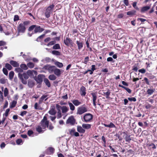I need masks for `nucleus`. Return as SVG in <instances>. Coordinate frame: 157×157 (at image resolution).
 Returning a JSON list of instances; mask_svg holds the SVG:
<instances>
[{
    "label": "nucleus",
    "mask_w": 157,
    "mask_h": 157,
    "mask_svg": "<svg viewBox=\"0 0 157 157\" xmlns=\"http://www.w3.org/2000/svg\"><path fill=\"white\" fill-rule=\"evenodd\" d=\"M27 21H25L22 23L20 24L18 26V35H20V33H24L25 30V25L28 23Z\"/></svg>",
    "instance_id": "1"
},
{
    "label": "nucleus",
    "mask_w": 157,
    "mask_h": 157,
    "mask_svg": "<svg viewBox=\"0 0 157 157\" xmlns=\"http://www.w3.org/2000/svg\"><path fill=\"white\" fill-rule=\"evenodd\" d=\"M48 117V114H46L44 117L43 120L41 122L40 125L43 129H45L47 127L48 128L49 121L47 120V117Z\"/></svg>",
    "instance_id": "2"
},
{
    "label": "nucleus",
    "mask_w": 157,
    "mask_h": 157,
    "mask_svg": "<svg viewBox=\"0 0 157 157\" xmlns=\"http://www.w3.org/2000/svg\"><path fill=\"white\" fill-rule=\"evenodd\" d=\"M54 7V5L53 4L49 6L46 9L45 12V15L47 18H48L50 16L51 13L52 11V9Z\"/></svg>",
    "instance_id": "3"
},
{
    "label": "nucleus",
    "mask_w": 157,
    "mask_h": 157,
    "mask_svg": "<svg viewBox=\"0 0 157 157\" xmlns=\"http://www.w3.org/2000/svg\"><path fill=\"white\" fill-rule=\"evenodd\" d=\"M93 118V115L89 113L85 114L83 117V119L84 122H90Z\"/></svg>",
    "instance_id": "4"
},
{
    "label": "nucleus",
    "mask_w": 157,
    "mask_h": 157,
    "mask_svg": "<svg viewBox=\"0 0 157 157\" xmlns=\"http://www.w3.org/2000/svg\"><path fill=\"white\" fill-rule=\"evenodd\" d=\"M87 111V109L84 107H79L78 109L77 114L81 115Z\"/></svg>",
    "instance_id": "5"
},
{
    "label": "nucleus",
    "mask_w": 157,
    "mask_h": 157,
    "mask_svg": "<svg viewBox=\"0 0 157 157\" xmlns=\"http://www.w3.org/2000/svg\"><path fill=\"white\" fill-rule=\"evenodd\" d=\"M75 120L74 119V117L72 116H71L67 120L66 123L70 124L71 125H73L75 123Z\"/></svg>",
    "instance_id": "6"
},
{
    "label": "nucleus",
    "mask_w": 157,
    "mask_h": 157,
    "mask_svg": "<svg viewBox=\"0 0 157 157\" xmlns=\"http://www.w3.org/2000/svg\"><path fill=\"white\" fill-rule=\"evenodd\" d=\"M64 43L65 45L67 46H69V45L72 44V41L69 37H66L64 40Z\"/></svg>",
    "instance_id": "7"
},
{
    "label": "nucleus",
    "mask_w": 157,
    "mask_h": 157,
    "mask_svg": "<svg viewBox=\"0 0 157 157\" xmlns=\"http://www.w3.org/2000/svg\"><path fill=\"white\" fill-rule=\"evenodd\" d=\"M91 94L93 97V105L95 107H96V101L97 98V93H96L93 92L91 93Z\"/></svg>",
    "instance_id": "8"
},
{
    "label": "nucleus",
    "mask_w": 157,
    "mask_h": 157,
    "mask_svg": "<svg viewBox=\"0 0 157 157\" xmlns=\"http://www.w3.org/2000/svg\"><path fill=\"white\" fill-rule=\"evenodd\" d=\"M86 88L82 86L81 87L80 92V94L82 96H84L86 94Z\"/></svg>",
    "instance_id": "9"
},
{
    "label": "nucleus",
    "mask_w": 157,
    "mask_h": 157,
    "mask_svg": "<svg viewBox=\"0 0 157 157\" xmlns=\"http://www.w3.org/2000/svg\"><path fill=\"white\" fill-rule=\"evenodd\" d=\"M44 30V29L41 28L40 26H37L35 28L34 31L35 33L39 32L41 33Z\"/></svg>",
    "instance_id": "10"
},
{
    "label": "nucleus",
    "mask_w": 157,
    "mask_h": 157,
    "mask_svg": "<svg viewBox=\"0 0 157 157\" xmlns=\"http://www.w3.org/2000/svg\"><path fill=\"white\" fill-rule=\"evenodd\" d=\"M155 91V89L150 88L148 89L147 91V93L149 96L151 95Z\"/></svg>",
    "instance_id": "11"
},
{
    "label": "nucleus",
    "mask_w": 157,
    "mask_h": 157,
    "mask_svg": "<svg viewBox=\"0 0 157 157\" xmlns=\"http://www.w3.org/2000/svg\"><path fill=\"white\" fill-rule=\"evenodd\" d=\"M26 73L28 76H31L33 75V73L36 75L37 72L36 71L34 70H29L27 71Z\"/></svg>",
    "instance_id": "12"
},
{
    "label": "nucleus",
    "mask_w": 157,
    "mask_h": 157,
    "mask_svg": "<svg viewBox=\"0 0 157 157\" xmlns=\"http://www.w3.org/2000/svg\"><path fill=\"white\" fill-rule=\"evenodd\" d=\"M77 131L79 132L83 133L85 132V130L82 127L80 126H78L77 127Z\"/></svg>",
    "instance_id": "13"
},
{
    "label": "nucleus",
    "mask_w": 157,
    "mask_h": 157,
    "mask_svg": "<svg viewBox=\"0 0 157 157\" xmlns=\"http://www.w3.org/2000/svg\"><path fill=\"white\" fill-rule=\"evenodd\" d=\"M37 83H40L43 81L42 76L41 75H39L36 79Z\"/></svg>",
    "instance_id": "14"
},
{
    "label": "nucleus",
    "mask_w": 157,
    "mask_h": 157,
    "mask_svg": "<svg viewBox=\"0 0 157 157\" xmlns=\"http://www.w3.org/2000/svg\"><path fill=\"white\" fill-rule=\"evenodd\" d=\"M10 64L14 67H18L19 66V64L17 62L11 60L10 62Z\"/></svg>",
    "instance_id": "15"
},
{
    "label": "nucleus",
    "mask_w": 157,
    "mask_h": 157,
    "mask_svg": "<svg viewBox=\"0 0 157 157\" xmlns=\"http://www.w3.org/2000/svg\"><path fill=\"white\" fill-rule=\"evenodd\" d=\"M36 130L39 133H43L44 131L43 129H43L42 127L40 125L36 128Z\"/></svg>",
    "instance_id": "16"
},
{
    "label": "nucleus",
    "mask_w": 157,
    "mask_h": 157,
    "mask_svg": "<svg viewBox=\"0 0 157 157\" xmlns=\"http://www.w3.org/2000/svg\"><path fill=\"white\" fill-rule=\"evenodd\" d=\"M18 76L19 78L21 80V82L23 84H27V81L24 79L22 77V74L21 73H18Z\"/></svg>",
    "instance_id": "17"
},
{
    "label": "nucleus",
    "mask_w": 157,
    "mask_h": 157,
    "mask_svg": "<svg viewBox=\"0 0 157 157\" xmlns=\"http://www.w3.org/2000/svg\"><path fill=\"white\" fill-rule=\"evenodd\" d=\"M72 102L76 106H78L82 104L81 102L78 100H74L72 101Z\"/></svg>",
    "instance_id": "18"
},
{
    "label": "nucleus",
    "mask_w": 157,
    "mask_h": 157,
    "mask_svg": "<svg viewBox=\"0 0 157 157\" xmlns=\"http://www.w3.org/2000/svg\"><path fill=\"white\" fill-rule=\"evenodd\" d=\"M62 112L63 113H65L69 110V108L66 106H63L61 107Z\"/></svg>",
    "instance_id": "19"
},
{
    "label": "nucleus",
    "mask_w": 157,
    "mask_h": 157,
    "mask_svg": "<svg viewBox=\"0 0 157 157\" xmlns=\"http://www.w3.org/2000/svg\"><path fill=\"white\" fill-rule=\"evenodd\" d=\"M76 43L78 46V49H81L83 47V44L82 42L78 40L76 41Z\"/></svg>",
    "instance_id": "20"
},
{
    "label": "nucleus",
    "mask_w": 157,
    "mask_h": 157,
    "mask_svg": "<svg viewBox=\"0 0 157 157\" xmlns=\"http://www.w3.org/2000/svg\"><path fill=\"white\" fill-rule=\"evenodd\" d=\"M56 111L54 108H52L48 111V113L52 115H55L56 113Z\"/></svg>",
    "instance_id": "21"
},
{
    "label": "nucleus",
    "mask_w": 157,
    "mask_h": 157,
    "mask_svg": "<svg viewBox=\"0 0 157 157\" xmlns=\"http://www.w3.org/2000/svg\"><path fill=\"white\" fill-rule=\"evenodd\" d=\"M82 126V128L85 129H90L91 127V125L89 124H83Z\"/></svg>",
    "instance_id": "22"
},
{
    "label": "nucleus",
    "mask_w": 157,
    "mask_h": 157,
    "mask_svg": "<svg viewBox=\"0 0 157 157\" xmlns=\"http://www.w3.org/2000/svg\"><path fill=\"white\" fill-rule=\"evenodd\" d=\"M54 74L56 75L59 76L61 74V71L59 69L56 68L55 67L54 72Z\"/></svg>",
    "instance_id": "23"
},
{
    "label": "nucleus",
    "mask_w": 157,
    "mask_h": 157,
    "mask_svg": "<svg viewBox=\"0 0 157 157\" xmlns=\"http://www.w3.org/2000/svg\"><path fill=\"white\" fill-rule=\"evenodd\" d=\"M150 6H146L143 7L141 9V11L142 12H144L147 11L150 8Z\"/></svg>",
    "instance_id": "24"
},
{
    "label": "nucleus",
    "mask_w": 157,
    "mask_h": 157,
    "mask_svg": "<svg viewBox=\"0 0 157 157\" xmlns=\"http://www.w3.org/2000/svg\"><path fill=\"white\" fill-rule=\"evenodd\" d=\"M56 67L54 66H50L48 67V70L50 73H52L53 72H54V70Z\"/></svg>",
    "instance_id": "25"
},
{
    "label": "nucleus",
    "mask_w": 157,
    "mask_h": 157,
    "mask_svg": "<svg viewBox=\"0 0 157 157\" xmlns=\"http://www.w3.org/2000/svg\"><path fill=\"white\" fill-rule=\"evenodd\" d=\"M136 11L135 10H132L127 12V14L128 15L132 16L133 15L136 13Z\"/></svg>",
    "instance_id": "26"
},
{
    "label": "nucleus",
    "mask_w": 157,
    "mask_h": 157,
    "mask_svg": "<svg viewBox=\"0 0 157 157\" xmlns=\"http://www.w3.org/2000/svg\"><path fill=\"white\" fill-rule=\"evenodd\" d=\"M44 82L48 87H50L51 86L50 83L48 79H44Z\"/></svg>",
    "instance_id": "27"
},
{
    "label": "nucleus",
    "mask_w": 157,
    "mask_h": 157,
    "mask_svg": "<svg viewBox=\"0 0 157 157\" xmlns=\"http://www.w3.org/2000/svg\"><path fill=\"white\" fill-rule=\"evenodd\" d=\"M27 66L30 68H32L34 67V65L33 63L29 62L27 64Z\"/></svg>",
    "instance_id": "28"
},
{
    "label": "nucleus",
    "mask_w": 157,
    "mask_h": 157,
    "mask_svg": "<svg viewBox=\"0 0 157 157\" xmlns=\"http://www.w3.org/2000/svg\"><path fill=\"white\" fill-rule=\"evenodd\" d=\"M48 78L50 80H54L56 79V77L54 75H52L49 76Z\"/></svg>",
    "instance_id": "29"
},
{
    "label": "nucleus",
    "mask_w": 157,
    "mask_h": 157,
    "mask_svg": "<svg viewBox=\"0 0 157 157\" xmlns=\"http://www.w3.org/2000/svg\"><path fill=\"white\" fill-rule=\"evenodd\" d=\"M14 75V73L13 71H11L9 74V78L10 80H12L13 77Z\"/></svg>",
    "instance_id": "30"
},
{
    "label": "nucleus",
    "mask_w": 157,
    "mask_h": 157,
    "mask_svg": "<svg viewBox=\"0 0 157 157\" xmlns=\"http://www.w3.org/2000/svg\"><path fill=\"white\" fill-rule=\"evenodd\" d=\"M68 104L70 107V109L71 110L73 111L75 109V107L74 105L71 102H69Z\"/></svg>",
    "instance_id": "31"
},
{
    "label": "nucleus",
    "mask_w": 157,
    "mask_h": 157,
    "mask_svg": "<svg viewBox=\"0 0 157 157\" xmlns=\"http://www.w3.org/2000/svg\"><path fill=\"white\" fill-rule=\"evenodd\" d=\"M15 71L19 73L22 72L23 71V70L21 68L18 67L16 68L15 69Z\"/></svg>",
    "instance_id": "32"
},
{
    "label": "nucleus",
    "mask_w": 157,
    "mask_h": 157,
    "mask_svg": "<svg viewBox=\"0 0 157 157\" xmlns=\"http://www.w3.org/2000/svg\"><path fill=\"white\" fill-rule=\"evenodd\" d=\"M20 67L22 69L25 70H26L28 69L27 66L25 64H21L20 65Z\"/></svg>",
    "instance_id": "33"
},
{
    "label": "nucleus",
    "mask_w": 157,
    "mask_h": 157,
    "mask_svg": "<svg viewBox=\"0 0 157 157\" xmlns=\"http://www.w3.org/2000/svg\"><path fill=\"white\" fill-rule=\"evenodd\" d=\"M104 95L105 96L106 98H109V95L110 94V93L109 90H108L107 92H106L103 93Z\"/></svg>",
    "instance_id": "34"
},
{
    "label": "nucleus",
    "mask_w": 157,
    "mask_h": 157,
    "mask_svg": "<svg viewBox=\"0 0 157 157\" xmlns=\"http://www.w3.org/2000/svg\"><path fill=\"white\" fill-rule=\"evenodd\" d=\"M55 64L59 68H61L63 67V64L62 63L59 62H57L55 63Z\"/></svg>",
    "instance_id": "35"
},
{
    "label": "nucleus",
    "mask_w": 157,
    "mask_h": 157,
    "mask_svg": "<svg viewBox=\"0 0 157 157\" xmlns=\"http://www.w3.org/2000/svg\"><path fill=\"white\" fill-rule=\"evenodd\" d=\"M5 67L9 70H10L12 68V67L11 66L9 63H6V64Z\"/></svg>",
    "instance_id": "36"
},
{
    "label": "nucleus",
    "mask_w": 157,
    "mask_h": 157,
    "mask_svg": "<svg viewBox=\"0 0 157 157\" xmlns=\"http://www.w3.org/2000/svg\"><path fill=\"white\" fill-rule=\"evenodd\" d=\"M125 139L126 142H129L131 140V139L130 137V136L126 135V136L125 137Z\"/></svg>",
    "instance_id": "37"
},
{
    "label": "nucleus",
    "mask_w": 157,
    "mask_h": 157,
    "mask_svg": "<svg viewBox=\"0 0 157 157\" xmlns=\"http://www.w3.org/2000/svg\"><path fill=\"white\" fill-rule=\"evenodd\" d=\"M53 48L54 49H60V47L59 45L58 44H57L53 46Z\"/></svg>",
    "instance_id": "38"
},
{
    "label": "nucleus",
    "mask_w": 157,
    "mask_h": 157,
    "mask_svg": "<svg viewBox=\"0 0 157 157\" xmlns=\"http://www.w3.org/2000/svg\"><path fill=\"white\" fill-rule=\"evenodd\" d=\"M52 53L54 55H56V56H59L60 55V52H59L57 51H56V50L53 51L52 52Z\"/></svg>",
    "instance_id": "39"
},
{
    "label": "nucleus",
    "mask_w": 157,
    "mask_h": 157,
    "mask_svg": "<svg viewBox=\"0 0 157 157\" xmlns=\"http://www.w3.org/2000/svg\"><path fill=\"white\" fill-rule=\"evenodd\" d=\"M9 92L7 88H5L4 90V94L5 97H6L8 95Z\"/></svg>",
    "instance_id": "40"
},
{
    "label": "nucleus",
    "mask_w": 157,
    "mask_h": 157,
    "mask_svg": "<svg viewBox=\"0 0 157 157\" xmlns=\"http://www.w3.org/2000/svg\"><path fill=\"white\" fill-rule=\"evenodd\" d=\"M47 97V95H44L42 96L41 98H40V100H39V103L40 104L41 103V102Z\"/></svg>",
    "instance_id": "41"
},
{
    "label": "nucleus",
    "mask_w": 157,
    "mask_h": 157,
    "mask_svg": "<svg viewBox=\"0 0 157 157\" xmlns=\"http://www.w3.org/2000/svg\"><path fill=\"white\" fill-rule=\"evenodd\" d=\"M23 58L25 59V60L26 61H29L31 60L32 59L30 57H28L27 55H23Z\"/></svg>",
    "instance_id": "42"
},
{
    "label": "nucleus",
    "mask_w": 157,
    "mask_h": 157,
    "mask_svg": "<svg viewBox=\"0 0 157 157\" xmlns=\"http://www.w3.org/2000/svg\"><path fill=\"white\" fill-rule=\"evenodd\" d=\"M17 144L18 145H21L22 144V140L21 139H18L16 141Z\"/></svg>",
    "instance_id": "43"
},
{
    "label": "nucleus",
    "mask_w": 157,
    "mask_h": 157,
    "mask_svg": "<svg viewBox=\"0 0 157 157\" xmlns=\"http://www.w3.org/2000/svg\"><path fill=\"white\" fill-rule=\"evenodd\" d=\"M22 77L25 79H27L29 78V76L27 73H24L23 74H22Z\"/></svg>",
    "instance_id": "44"
},
{
    "label": "nucleus",
    "mask_w": 157,
    "mask_h": 157,
    "mask_svg": "<svg viewBox=\"0 0 157 157\" xmlns=\"http://www.w3.org/2000/svg\"><path fill=\"white\" fill-rule=\"evenodd\" d=\"M75 129L74 128H72L71 129L69 130V131L70 133V134L71 135L74 134V133L75 132Z\"/></svg>",
    "instance_id": "45"
},
{
    "label": "nucleus",
    "mask_w": 157,
    "mask_h": 157,
    "mask_svg": "<svg viewBox=\"0 0 157 157\" xmlns=\"http://www.w3.org/2000/svg\"><path fill=\"white\" fill-rule=\"evenodd\" d=\"M34 108L36 109H40V107L38 105L37 103H36L34 105Z\"/></svg>",
    "instance_id": "46"
},
{
    "label": "nucleus",
    "mask_w": 157,
    "mask_h": 157,
    "mask_svg": "<svg viewBox=\"0 0 157 157\" xmlns=\"http://www.w3.org/2000/svg\"><path fill=\"white\" fill-rule=\"evenodd\" d=\"M6 79L2 78L0 79V82L2 84H5L6 82Z\"/></svg>",
    "instance_id": "47"
},
{
    "label": "nucleus",
    "mask_w": 157,
    "mask_h": 157,
    "mask_svg": "<svg viewBox=\"0 0 157 157\" xmlns=\"http://www.w3.org/2000/svg\"><path fill=\"white\" fill-rule=\"evenodd\" d=\"M33 132L31 130H28L27 132L28 135L30 136H32V135H33Z\"/></svg>",
    "instance_id": "48"
},
{
    "label": "nucleus",
    "mask_w": 157,
    "mask_h": 157,
    "mask_svg": "<svg viewBox=\"0 0 157 157\" xmlns=\"http://www.w3.org/2000/svg\"><path fill=\"white\" fill-rule=\"evenodd\" d=\"M108 127L110 128H113L115 127V126L113 123L111 122L108 125Z\"/></svg>",
    "instance_id": "49"
},
{
    "label": "nucleus",
    "mask_w": 157,
    "mask_h": 157,
    "mask_svg": "<svg viewBox=\"0 0 157 157\" xmlns=\"http://www.w3.org/2000/svg\"><path fill=\"white\" fill-rule=\"evenodd\" d=\"M2 71L5 75H7L8 74V72L6 69L5 68H3V69Z\"/></svg>",
    "instance_id": "50"
},
{
    "label": "nucleus",
    "mask_w": 157,
    "mask_h": 157,
    "mask_svg": "<svg viewBox=\"0 0 157 157\" xmlns=\"http://www.w3.org/2000/svg\"><path fill=\"white\" fill-rule=\"evenodd\" d=\"M10 110V109H7L6 110L5 113L3 114V115L5 116L6 117H7Z\"/></svg>",
    "instance_id": "51"
},
{
    "label": "nucleus",
    "mask_w": 157,
    "mask_h": 157,
    "mask_svg": "<svg viewBox=\"0 0 157 157\" xmlns=\"http://www.w3.org/2000/svg\"><path fill=\"white\" fill-rule=\"evenodd\" d=\"M62 116L61 111L59 110L57 112V118L58 119L60 118Z\"/></svg>",
    "instance_id": "52"
},
{
    "label": "nucleus",
    "mask_w": 157,
    "mask_h": 157,
    "mask_svg": "<svg viewBox=\"0 0 157 157\" xmlns=\"http://www.w3.org/2000/svg\"><path fill=\"white\" fill-rule=\"evenodd\" d=\"M56 43L55 41H52L49 42L47 45L48 46L52 45Z\"/></svg>",
    "instance_id": "53"
},
{
    "label": "nucleus",
    "mask_w": 157,
    "mask_h": 157,
    "mask_svg": "<svg viewBox=\"0 0 157 157\" xmlns=\"http://www.w3.org/2000/svg\"><path fill=\"white\" fill-rule=\"evenodd\" d=\"M128 100L130 101H136V99L135 98H128Z\"/></svg>",
    "instance_id": "54"
},
{
    "label": "nucleus",
    "mask_w": 157,
    "mask_h": 157,
    "mask_svg": "<svg viewBox=\"0 0 157 157\" xmlns=\"http://www.w3.org/2000/svg\"><path fill=\"white\" fill-rule=\"evenodd\" d=\"M122 88L125 89L128 93H131V90L130 89L124 86H122Z\"/></svg>",
    "instance_id": "55"
},
{
    "label": "nucleus",
    "mask_w": 157,
    "mask_h": 157,
    "mask_svg": "<svg viewBox=\"0 0 157 157\" xmlns=\"http://www.w3.org/2000/svg\"><path fill=\"white\" fill-rule=\"evenodd\" d=\"M36 27L35 25H33L30 27L29 29V31H31L33 30Z\"/></svg>",
    "instance_id": "56"
},
{
    "label": "nucleus",
    "mask_w": 157,
    "mask_h": 157,
    "mask_svg": "<svg viewBox=\"0 0 157 157\" xmlns=\"http://www.w3.org/2000/svg\"><path fill=\"white\" fill-rule=\"evenodd\" d=\"M48 117L49 118H50L52 121H53L56 118V117L55 116H49V115L48 117Z\"/></svg>",
    "instance_id": "57"
},
{
    "label": "nucleus",
    "mask_w": 157,
    "mask_h": 157,
    "mask_svg": "<svg viewBox=\"0 0 157 157\" xmlns=\"http://www.w3.org/2000/svg\"><path fill=\"white\" fill-rule=\"evenodd\" d=\"M138 71L139 72H140L142 74H144L146 72L145 70L143 68L139 70Z\"/></svg>",
    "instance_id": "58"
},
{
    "label": "nucleus",
    "mask_w": 157,
    "mask_h": 157,
    "mask_svg": "<svg viewBox=\"0 0 157 157\" xmlns=\"http://www.w3.org/2000/svg\"><path fill=\"white\" fill-rule=\"evenodd\" d=\"M148 145L149 146L151 147L153 149H155L156 148V146L155 144L153 143H151L150 144H148Z\"/></svg>",
    "instance_id": "59"
},
{
    "label": "nucleus",
    "mask_w": 157,
    "mask_h": 157,
    "mask_svg": "<svg viewBox=\"0 0 157 157\" xmlns=\"http://www.w3.org/2000/svg\"><path fill=\"white\" fill-rule=\"evenodd\" d=\"M16 102L15 101H13L12 102V104L11 106V107L13 108L16 105Z\"/></svg>",
    "instance_id": "60"
},
{
    "label": "nucleus",
    "mask_w": 157,
    "mask_h": 157,
    "mask_svg": "<svg viewBox=\"0 0 157 157\" xmlns=\"http://www.w3.org/2000/svg\"><path fill=\"white\" fill-rule=\"evenodd\" d=\"M45 35L44 34L42 35L41 36H40L36 39V40L37 41H39V39L43 38L44 36Z\"/></svg>",
    "instance_id": "61"
},
{
    "label": "nucleus",
    "mask_w": 157,
    "mask_h": 157,
    "mask_svg": "<svg viewBox=\"0 0 157 157\" xmlns=\"http://www.w3.org/2000/svg\"><path fill=\"white\" fill-rule=\"evenodd\" d=\"M89 58L88 56L86 57L85 58V60H84V63L85 64H87V63L88 61H89Z\"/></svg>",
    "instance_id": "62"
},
{
    "label": "nucleus",
    "mask_w": 157,
    "mask_h": 157,
    "mask_svg": "<svg viewBox=\"0 0 157 157\" xmlns=\"http://www.w3.org/2000/svg\"><path fill=\"white\" fill-rule=\"evenodd\" d=\"M143 81H144L146 83V84L147 85H149V82L147 78L146 77L144 78Z\"/></svg>",
    "instance_id": "63"
},
{
    "label": "nucleus",
    "mask_w": 157,
    "mask_h": 157,
    "mask_svg": "<svg viewBox=\"0 0 157 157\" xmlns=\"http://www.w3.org/2000/svg\"><path fill=\"white\" fill-rule=\"evenodd\" d=\"M123 2L126 6L129 5L128 0H124Z\"/></svg>",
    "instance_id": "64"
}]
</instances>
